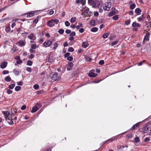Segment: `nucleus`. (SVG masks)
Masks as SVG:
<instances>
[{"instance_id":"1","label":"nucleus","mask_w":151,"mask_h":151,"mask_svg":"<svg viewBox=\"0 0 151 151\" xmlns=\"http://www.w3.org/2000/svg\"><path fill=\"white\" fill-rule=\"evenodd\" d=\"M9 113L7 111H4V115L5 116L6 121H7V122L10 125H12L14 124V123L12 120H16L17 119V116H14L13 118V116L12 115H9Z\"/></svg>"},{"instance_id":"2","label":"nucleus","mask_w":151,"mask_h":151,"mask_svg":"<svg viewBox=\"0 0 151 151\" xmlns=\"http://www.w3.org/2000/svg\"><path fill=\"white\" fill-rule=\"evenodd\" d=\"M59 22V20L56 19H52L48 21L47 25L50 27H52L55 25V24H57Z\"/></svg>"},{"instance_id":"3","label":"nucleus","mask_w":151,"mask_h":151,"mask_svg":"<svg viewBox=\"0 0 151 151\" xmlns=\"http://www.w3.org/2000/svg\"><path fill=\"white\" fill-rule=\"evenodd\" d=\"M38 12L37 11H31L22 14V16L26 18H29L33 17L35 15V13Z\"/></svg>"},{"instance_id":"4","label":"nucleus","mask_w":151,"mask_h":151,"mask_svg":"<svg viewBox=\"0 0 151 151\" xmlns=\"http://www.w3.org/2000/svg\"><path fill=\"white\" fill-rule=\"evenodd\" d=\"M58 73L57 72H55L54 73H51L50 74V77L51 79L54 81H59L60 79V78L58 76Z\"/></svg>"},{"instance_id":"5","label":"nucleus","mask_w":151,"mask_h":151,"mask_svg":"<svg viewBox=\"0 0 151 151\" xmlns=\"http://www.w3.org/2000/svg\"><path fill=\"white\" fill-rule=\"evenodd\" d=\"M83 12L82 13V15L89 16L92 14V12L89 10V9L85 7L83 8Z\"/></svg>"},{"instance_id":"6","label":"nucleus","mask_w":151,"mask_h":151,"mask_svg":"<svg viewBox=\"0 0 151 151\" xmlns=\"http://www.w3.org/2000/svg\"><path fill=\"white\" fill-rule=\"evenodd\" d=\"M111 6V2H105L103 6V9L105 10H109Z\"/></svg>"},{"instance_id":"7","label":"nucleus","mask_w":151,"mask_h":151,"mask_svg":"<svg viewBox=\"0 0 151 151\" xmlns=\"http://www.w3.org/2000/svg\"><path fill=\"white\" fill-rule=\"evenodd\" d=\"M150 37V34L149 32H147L145 35L143 41L142 42L143 44L145 43V42L147 41H149V37Z\"/></svg>"},{"instance_id":"8","label":"nucleus","mask_w":151,"mask_h":151,"mask_svg":"<svg viewBox=\"0 0 151 151\" xmlns=\"http://www.w3.org/2000/svg\"><path fill=\"white\" fill-rule=\"evenodd\" d=\"M52 43V42L50 40L45 41L43 44V45L45 47L50 46Z\"/></svg>"},{"instance_id":"9","label":"nucleus","mask_w":151,"mask_h":151,"mask_svg":"<svg viewBox=\"0 0 151 151\" xmlns=\"http://www.w3.org/2000/svg\"><path fill=\"white\" fill-rule=\"evenodd\" d=\"M18 43L19 46H24L25 45L26 41L25 40H19L18 41Z\"/></svg>"},{"instance_id":"10","label":"nucleus","mask_w":151,"mask_h":151,"mask_svg":"<svg viewBox=\"0 0 151 151\" xmlns=\"http://www.w3.org/2000/svg\"><path fill=\"white\" fill-rule=\"evenodd\" d=\"M149 126L147 125L144 126L142 128V131L145 133H147L149 132Z\"/></svg>"},{"instance_id":"11","label":"nucleus","mask_w":151,"mask_h":151,"mask_svg":"<svg viewBox=\"0 0 151 151\" xmlns=\"http://www.w3.org/2000/svg\"><path fill=\"white\" fill-rule=\"evenodd\" d=\"M140 122H138L134 125L131 128V129L132 130H134L137 127H139V125H140Z\"/></svg>"},{"instance_id":"12","label":"nucleus","mask_w":151,"mask_h":151,"mask_svg":"<svg viewBox=\"0 0 151 151\" xmlns=\"http://www.w3.org/2000/svg\"><path fill=\"white\" fill-rule=\"evenodd\" d=\"M7 65V63L6 62L2 63L0 65V67L1 68H6Z\"/></svg>"},{"instance_id":"13","label":"nucleus","mask_w":151,"mask_h":151,"mask_svg":"<svg viewBox=\"0 0 151 151\" xmlns=\"http://www.w3.org/2000/svg\"><path fill=\"white\" fill-rule=\"evenodd\" d=\"M39 109V108L36 106H35L34 107H33L32 110H31V112L32 113H34L35 112H36Z\"/></svg>"},{"instance_id":"14","label":"nucleus","mask_w":151,"mask_h":151,"mask_svg":"<svg viewBox=\"0 0 151 151\" xmlns=\"http://www.w3.org/2000/svg\"><path fill=\"white\" fill-rule=\"evenodd\" d=\"M88 43L87 42H84L82 45V46L84 48H86L88 46Z\"/></svg>"},{"instance_id":"15","label":"nucleus","mask_w":151,"mask_h":151,"mask_svg":"<svg viewBox=\"0 0 151 151\" xmlns=\"http://www.w3.org/2000/svg\"><path fill=\"white\" fill-rule=\"evenodd\" d=\"M97 74H95L93 72H90L89 73L88 76L91 77H95L96 76Z\"/></svg>"},{"instance_id":"16","label":"nucleus","mask_w":151,"mask_h":151,"mask_svg":"<svg viewBox=\"0 0 151 151\" xmlns=\"http://www.w3.org/2000/svg\"><path fill=\"white\" fill-rule=\"evenodd\" d=\"M132 26L134 27H139L140 25L139 23H137L136 22H134L132 24Z\"/></svg>"},{"instance_id":"17","label":"nucleus","mask_w":151,"mask_h":151,"mask_svg":"<svg viewBox=\"0 0 151 151\" xmlns=\"http://www.w3.org/2000/svg\"><path fill=\"white\" fill-rule=\"evenodd\" d=\"M13 72L16 76H18L19 74V71L17 69H14L13 70Z\"/></svg>"},{"instance_id":"18","label":"nucleus","mask_w":151,"mask_h":151,"mask_svg":"<svg viewBox=\"0 0 151 151\" xmlns=\"http://www.w3.org/2000/svg\"><path fill=\"white\" fill-rule=\"evenodd\" d=\"M34 37V35L33 33H31L28 36V37L29 39L32 40H34L33 38Z\"/></svg>"},{"instance_id":"19","label":"nucleus","mask_w":151,"mask_h":151,"mask_svg":"<svg viewBox=\"0 0 151 151\" xmlns=\"http://www.w3.org/2000/svg\"><path fill=\"white\" fill-rule=\"evenodd\" d=\"M116 14V12L114 11H113L109 13L108 14V15L109 17H111L114 15H115Z\"/></svg>"},{"instance_id":"20","label":"nucleus","mask_w":151,"mask_h":151,"mask_svg":"<svg viewBox=\"0 0 151 151\" xmlns=\"http://www.w3.org/2000/svg\"><path fill=\"white\" fill-rule=\"evenodd\" d=\"M11 30L10 25L9 24L8 26H7L5 28V31L6 32H9Z\"/></svg>"},{"instance_id":"21","label":"nucleus","mask_w":151,"mask_h":151,"mask_svg":"<svg viewBox=\"0 0 151 151\" xmlns=\"http://www.w3.org/2000/svg\"><path fill=\"white\" fill-rule=\"evenodd\" d=\"M135 13L137 14H139L141 12V11L140 9L139 8H137L135 9Z\"/></svg>"},{"instance_id":"22","label":"nucleus","mask_w":151,"mask_h":151,"mask_svg":"<svg viewBox=\"0 0 151 151\" xmlns=\"http://www.w3.org/2000/svg\"><path fill=\"white\" fill-rule=\"evenodd\" d=\"M96 7L98 8H102V6L101 4L99 2L96 3Z\"/></svg>"},{"instance_id":"23","label":"nucleus","mask_w":151,"mask_h":151,"mask_svg":"<svg viewBox=\"0 0 151 151\" xmlns=\"http://www.w3.org/2000/svg\"><path fill=\"white\" fill-rule=\"evenodd\" d=\"M11 79L9 76L6 77L4 78V80L7 82H9L11 81Z\"/></svg>"},{"instance_id":"24","label":"nucleus","mask_w":151,"mask_h":151,"mask_svg":"<svg viewBox=\"0 0 151 151\" xmlns=\"http://www.w3.org/2000/svg\"><path fill=\"white\" fill-rule=\"evenodd\" d=\"M78 24H79L78 25H77L76 27V28L77 29H79L80 27H83V24L82 23H78Z\"/></svg>"},{"instance_id":"25","label":"nucleus","mask_w":151,"mask_h":151,"mask_svg":"<svg viewBox=\"0 0 151 151\" xmlns=\"http://www.w3.org/2000/svg\"><path fill=\"white\" fill-rule=\"evenodd\" d=\"M109 35V33H104L102 37L104 39H106L108 37V36Z\"/></svg>"},{"instance_id":"26","label":"nucleus","mask_w":151,"mask_h":151,"mask_svg":"<svg viewBox=\"0 0 151 151\" xmlns=\"http://www.w3.org/2000/svg\"><path fill=\"white\" fill-rule=\"evenodd\" d=\"M98 28L96 27H94L91 29V31L92 32H95L98 31Z\"/></svg>"},{"instance_id":"27","label":"nucleus","mask_w":151,"mask_h":151,"mask_svg":"<svg viewBox=\"0 0 151 151\" xmlns=\"http://www.w3.org/2000/svg\"><path fill=\"white\" fill-rule=\"evenodd\" d=\"M95 21L93 19L91 20L90 22V25L92 26H94L95 25Z\"/></svg>"},{"instance_id":"28","label":"nucleus","mask_w":151,"mask_h":151,"mask_svg":"<svg viewBox=\"0 0 151 151\" xmlns=\"http://www.w3.org/2000/svg\"><path fill=\"white\" fill-rule=\"evenodd\" d=\"M135 4L134 3H133L130 6L129 8L131 9H133L135 8Z\"/></svg>"},{"instance_id":"29","label":"nucleus","mask_w":151,"mask_h":151,"mask_svg":"<svg viewBox=\"0 0 151 151\" xmlns=\"http://www.w3.org/2000/svg\"><path fill=\"white\" fill-rule=\"evenodd\" d=\"M118 42L119 41L118 40L112 42L111 43L110 45H111L112 46H114V45H116L118 43Z\"/></svg>"},{"instance_id":"30","label":"nucleus","mask_w":151,"mask_h":151,"mask_svg":"<svg viewBox=\"0 0 151 151\" xmlns=\"http://www.w3.org/2000/svg\"><path fill=\"white\" fill-rule=\"evenodd\" d=\"M53 61V59L52 56L49 55L48 59V62L49 63H51Z\"/></svg>"},{"instance_id":"31","label":"nucleus","mask_w":151,"mask_h":151,"mask_svg":"<svg viewBox=\"0 0 151 151\" xmlns=\"http://www.w3.org/2000/svg\"><path fill=\"white\" fill-rule=\"evenodd\" d=\"M89 4L91 5L94 8H96V4L94 1H93L92 3H91Z\"/></svg>"},{"instance_id":"32","label":"nucleus","mask_w":151,"mask_h":151,"mask_svg":"<svg viewBox=\"0 0 151 151\" xmlns=\"http://www.w3.org/2000/svg\"><path fill=\"white\" fill-rule=\"evenodd\" d=\"M21 88V87L20 86H17L15 88V90L16 91H19Z\"/></svg>"},{"instance_id":"33","label":"nucleus","mask_w":151,"mask_h":151,"mask_svg":"<svg viewBox=\"0 0 151 151\" xmlns=\"http://www.w3.org/2000/svg\"><path fill=\"white\" fill-rule=\"evenodd\" d=\"M15 84H11L9 86V89H12L15 86Z\"/></svg>"},{"instance_id":"34","label":"nucleus","mask_w":151,"mask_h":151,"mask_svg":"<svg viewBox=\"0 0 151 151\" xmlns=\"http://www.w3.org/2000/svg\"><path fill=\"white\" fill-rule=\"evenodd\" d=\"M133 136V135L131 134H129L127 135V137L128 139L132 138Z\"/></svg>"},{"instance_id":"35","label":"nucleus","mask_w":151,"mask_h":151,"mask_svg":"<svg viewBox=\"0 0 151 151\" xmlns=\"http://www.w3.org/2000/svg\"><path fill=\"white\" fill-rule=\"evenodd\" d=\"M76 17H73L71 19L70 22L71 23H74V22L76 21Z\"/></svg>"},{"instance_id":"36","label":"nucleus","mask_w":151,"mask_h":151,"mask_svg":"<svg viewBox=\"0 0 151 151\" xmlns=\"http://www.w3.org/2000/svg\"><path fill=\"white\" fill-rule=\"evenodd\" d=\"M32 64V61L29 60L28 61L27 63V65L29 66H31Z\"/></svg>"},{"instance_id":"37","label":"nucleus","mask_w":151,"mask_h":151,"mask_svg":"<svg viewBox=\"0 0 151 151\" xmlns=\"http://www.w3.org/2000/svg\"><path fill=\"white\" fill-rule=\"evenodd\" d=\"M58 46V45L57 43L55 42L54 44V46L53 47V49L55 50Z\"/></svg>"},{"instance_id":"38","label":"nucleus","mask_w":151,"mask_h":151,"mask_svg":"<svg viewBox=\"0 0 151 151\" xmlns=\"http://www.w3.org/2000/svg\"><path fill=\"white\" fill-rule=\"evenodd\" d=\"M130 20H127L125 22V24L128 25L130 24Z\"/></svg>"},{"instance_id":"39","label":"nucleus","mask_w":151,"mask_h":151,"mask_svg":"<svg viewBox=\"0 0 151 151\" xmlns=\"http://www.w3.org/2000/svg\"><path fill=\"white\" fill-rule=\"evenodd\" d=\"M118 15H116L113 16L112 17V19L114 20H117L118 19Z\"/></svg>"},{"instance_id":"40","label":"nucleus","mask_w":151,"mask_h":151,"mask_svg":"<svg viewBox=\"0 0 151 151\" xmlns=\"http://www.w3.org/2000/svg\"><path fill=\"white\" fill-rule=\"evenodd\" d=\"M58 33L60 34H62L64 32V30L63 29H61L58 31Z\"/></svg>"},{"instance_id":"41","label":"nucleus","mask_w":151,"mask_h":151,"mask_svg":"<svg viewBox=\"0 0 151 151\" xmlns=\"http://www.w3.org/2000/svg\"><path fill=\"white\" fill-rule=\"evenodd\" d=\"M74 51V49L72 47H70L69 48L68 51L70 52H73Z\"/></svg>"},{"instance_id":"42","label":"nucleus","mask_w":151,"mask_h":151,"mask_svg":"<svg viewBox=\"0 0 151 151\" xmlns=\"http://www.w3.org/2000/svg\"><path fill=\"white\" fill-rule=\"evenodd\" d=\"M135 142H139L140 140L139 137H136L134 138Z\"/></svg>"},{"instance_id":"43","label":"nucleus","mask_w":151,"mask_h":151,"mask_svg":"<svg viewBox=\"0 0 151 151\" xmlns=\"http://www.w3.org/2000/svg\"><path fill=\"white\" fill-rule=\"evenodd\" d=\"M38 19H39V18L38 17H37V18L36 19H35L33 21V22L34 23H35V24L37 23V22H38Z\"/></svg>"},{"instance_id":"44","label":"nucleus","mask_w":151,"mask_h":151,"mask_svg":"<svg viewBox=\"0 0 151 151\" xmlns=\"http://www.w3.org/2000/svg\"><path fill=\"white\" fill-rule=\"evenodd\" d=\"M31 47L33 49H35L36 47V45L34 44L31 45Z\"/></svg>"},{"instance_id":"45","label":"nucleus","mask_w":151,"mask_h":151,"mask_svg":"<svg viewBox=\"0 0 151 151\" xmlns=\"http://www.w3.org/2000/svg\"><path fill=\"white\" fill-rule=\"evenodd\" d=\"M7 93L8 94H10L13 93V91L10 89H8L7 91Z\"/></svg>"},{"instance_id":"46","label":"nucleus","mask_w":151,"mask_h":151,"mask_svg":"<svg viewBox=\"0 0 151 151\" xmlns=\"http://www.w3.org/2000/svg\"><path fill=\"white\" fill-rule=\"evenodd\" d=\"M34 88L35 90H37L39 88V86L37 84H35L34 85Z\"/></svg>"},{"instance_id":"47","label":"nucleus","mask_w":151,"mask_h":151,"mask_svg":"<svg viewBox=\"0 0 151 151\" xmlns=\"http://www.w3.org/2000/svg\"><path fill=\"white\" fill-rule=\"evenodd\" d=\"M68 60L71 61L73 60V57L72 56H69L67 58Z\"/></svg>"},{"instance_id":"48","label":"nucleus","mask_w":151,"mask_h":151,"mask_svg":"<svg viewBox=\"0 0 151 151\" xmlns=\"http://www.w3.org/2000/svg\"><path fill=\"white\" fill-rule=\"evenodd\" d=\"M68 66L72 68L73 66V64L72 62H69L68 63Z\"/></svg>"},{"instance_id":"49","label":"nucleus","mask_w":151,"mask_h":151,"mask_svg":"<svg viewBox=\"0 0 151 151\" xmlns=\"http://www.w3.org/2000/svg\"><path fill=\"white\" fill-rule=\"evenodd\" d=\"M104 61L103 60H100L99 62V64L100 65H103L104 64Z\"/></svg>"},{"instance_id":"50","label":"nucleus","mask_w":151,"mask_h":151,"mask_svg":"<svg viewBox=\"0 0 151 151\" xmlns=\"http://www.w3.org/2000/svg\"><path fill=\"white\" fill-rule=\"evenodd\" d=\"M65 24L66 26L68 27L70 26V24L68 21H66L65 22Z\"/></svg>"},{"instance_id":"51","label":"nucleus","mask_w":151,"mask_h":151,"mask_svg":"<svg viewBox=\"0 0 151 151\" xmlns=\"http://www.w3.org/2000/svg\"><path fill=\"white\" fill-rule=\"evenodd\" d=\"M70 53L69 52H67L64 55V57L65 58H68L69 57V56L70 55Z\"/></svg>"},{"instance_id":"52","label":"nucleus","mask_w":151,"mask_h":151,"mask_svg":"<svg viewBox=\"0 0 151 151\" xmlns=\"http://www.w3.org/2000/svg\"><path fill=\"white\" fill-rule=\"evenodd\" d=\"M38 95H40L43 93V91L42 90L38 91L37 92Z\"/></svg>"},{"instance_id":"53","label":"nucleus","mask_w":151,"mask_h":151,"mask_svg":"<svg viewBox=\"0 0 151 151\" xmlns=\"http://www.w3.org/2000/svg\"><path fill=\"white\" fill-rule=\"evenodd\" d=\"M75 35L76 33L74 32H73L72 33H70V36L71 37H73L75 36Z\"/></svg>"},{"instance_id":"54","label":"nucleus","mask_w":151,"mask_h":151,"mask_svg":"<svg viewBox=\"0 0 151 151\" xmlns=\"http://www.w3.org/2000/svg\"><path fill=\"white\" fill-rule=\"evenodd\" d=\"M9 71L7 70H4L3 72V73L4 75H5L9 73Z\"/></svg>"},{"instance_id":"55","label":"nucleus","mask_w":151,"mask_h":151,"mask_svg":"<svg viewBox=\"0 0 151 151\" xmlns=\"http://www.w3.org/2000/svg\"><path fill=\"white\" fill-rule=\"evenodd\" d=\"M36 105H37V106L38 107V108H39V109L42 106V104L41 103H37L36 104Z\"/></svg>"},{"instance_id":"56","label":"nucleus","mask_w":151,"mask_h":151,"mask_svg":"<svg viewBox=\"0 0 151 151\" xmlns=\"http://www.w3.org/2000/svg\"><path fill=\"white\" fill-rule=\"evenodd\" d=\"M22 63V61L20 59L18 60V61H17L16 62L17 64H21Z\"/></svg>"},{"instance_id":"57","label":"nucleus","mask_w":151,"mask_h":151,"mask_svg":"<svg viewBox=\"0 0 151 151\" xmlns=\"http://www.w3.org/2000/svg\"><path fill=\"white\" fill-rule=\"evenodd\" d=\"M26 70L29 72L32 71V68L30 67H27L26 68Z\"/></svg>"},{"instance_id":"58","label":"nucleus","mask_w":151,"mask_h":151,"mask_svg":"<svg viewBox=\"0 0 151 151\" xmlns=\"http://www.w3.org/2000/svg\"><path fill=\"white\" fill-rule=\"evenodd\" d=\"M145 60H143L142 62H141L139 63L138 64V66H140V65H142V63L144 62H145Z\"/></svg>"},{"instance_id":"59","label":"nucleus","mask_w":151,"mask_h":151,"mask_svg":"<svg viewBox=\"0 0 151 151\" xmlns=\"http://www.w3.org/2000/svg\"><path fill=\"white\" fill-rule=\"evenodd\" d=\"M71 32V30L70 29H67L65 31V32L66 33L69 34Z\"/></svg>"},{"instance_id":"60","label":"nucleus","mask_w":151,"mask_h":151,"mask_svg":"<svg viewBox=\"0 0 151 151\" xmlns=\"http://www.w3.org/2000/svg\"><path fill=\"white\" fill-rule=\"evenodd\" d=\"M150 140V139L148 137H146L144 139V142H147L149 141Z\"/></svg>"},{"instance_id":"61","label":"nucleus","mask_w":151,"mask_h":151,"mask_svg":"<svg viewBox=\"0 0 151 151\" xmlns=\"http://www.w3.org/2000/svg\"><path fill=\"white\" fill-rule=\"evenodd\" d=\"M84 31V29L83 28H81L79 29V32L81 33L83 32Z\"/></svg>"},{"instance_id":"62","label":"nucleus","mask_w":151,"mask_h":151,"mask_svg":"<svg viewBox=\"0 0 151 151\" xmlns=\"http://www.w3.org/2000/svg\"><path fill=\"white\" fill-rule=\"evenodd\" d=\"M35 57V55L34 54H31L29 55V58H32Z\"/></svg>"},{"instance_id":"63","label":"nucleus","mask_w":151,"mask_h":151,"mask_svg":"<svg viewBox=\"0 0 151 151\" xmlns=\"http://www.w3.org/2000/svg\"><path fill=\"white\" fill-rule=\"evenodd\" d=\"M26 106L25 105H23L21 108V109L22 110H24L26 108Z\"/></svg>"},{"instance_id":"64","label":"nucleus","mask_w":151,"mask_h":151,"mask_svg":"<svg viewBox=\"0 0 151 151\" xmlns=\"http://www.w3.org/2000/svg\"><path fill=\"white\" fill-rule=\"evenodd\" d=\"M29 50V52L32 53H34L35 52V50H33V49L32 48L30 49Z\"/></svg>"}]
</instances>
